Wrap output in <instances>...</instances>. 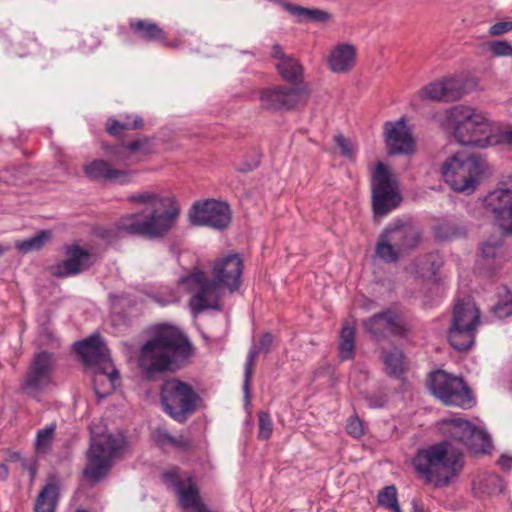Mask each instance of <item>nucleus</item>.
<instances>
[{
	"label": "nucleus",
	"instance_id": "nucleus-20",
	"mask_svg": "<svg viewBox=\"0 0 512 512\" xmlns=\"http://www.w3.org/2000/svg\"><path fill=\"white\" fill-rule=\"evenodd\" d=\"M385 143L388 154H408L414 149V140L403 118L385 123Z\"/></svg>",
	"mask_w": 512,
	"mask_h": 512
},
{
	"label": "nucleus",
	"instance_id": "nucleus-22",
	"mask_svg": "<svg viewBox=\"0 0 512 512\" xmlns=\"http://www.w3.org/2000/svg\"><path fill=\"white\" fill-rule=\"evenodd\" d=\"M466 93L464 83L460 79L449 78L426 85L420 96L433 101H456Z\"/></svg>",
	"mask_w": 512,
	"mask_h": 512
},
{
	"label": "nucleus",
	"instance_id": "nucleus-50",
	"mask_svg": "<svg viewBox=\"0 0 512 512\" xmlns=\"http://www.w3.org/2000/svg\"><path fill=\"white\" fill-rule=\"evenodd\" d=\"M512 31V21H500L489 28L488 33L491 36H501Z\"/></svg>",
	"mask_w": 512,
	"mask_h": 512
},
{
	"label": "nucleus",
	"instance_id": "nucleus-33",
	"mask_svg": "<svg viewBox=\"0 0 512 512\" xmlns=\"http://www.w3.org/2000/svg\"><path fill=\"white\" fill-rule=\"evenodd\" d=\"M355 350V328L348 322H345L340 332L339 358L341 361L354 358Z\"/></svg>",
	"mask_w": 512,
	"mask_h": 512
},
{
	"label": "nucleus",
	"instance_id": "nucleus-36",
	"mask_svg": "<svg viewBox=\"0 0 512 512\" xmlns=\"http://www.w3.org/2000/svg\"><path fill=\"white\" fill-rule=\"evenodd\" d=\"M481 492L488 495H498L504 490V483L496 474H485L478 481Z\"/></svg>",
	"mask_w": 512,
	"mask_h": 512
},
{
	"label": "nucleus",
	"instance_id": "nucleus-13",
	"mask_svg": "<svg viewBox=\"0 0 512 512\" xmlns=\"http://www.w3.org/2000/svg\"><path fill=\"white\" fill-rule=\"evenodd\" d=\"M400 201L393 175L386 165L379 162L372 176V206L375 216L387 215Z\"/></svg>",
	"mask_w": 512,
	"mask_h": 512
},
{
	"label": "nucleus",
	"instance_id": "nucleus-26",
	"mask_svg": "<svg viewBox=\"0 0 512 512\" xmlns=\"http://www.w3.org/2000/svg\"><path fill=\"white\" fill-rule=\"evenodd\" d=\"M356 58V49L349 43L337 45L328 58L329 68L335 73H346L350 71Z\"/></svg>",
	"mask_w": 512,
	"mask_h": 512
},
{
	"label": "nucleus",
	"instance_id": "nucleus-48",
	"mask_svg": "<svg viewBox=\"0 0 512 512\" xmlns=\"http://www.w3.org/2000/svg\"><path fill=\"white\" fill-rule=\"evenodd\" d=\"M334 141L336 145L340 148L341 154L347 158L353 157V147L349 139L344 137L342 134H338L334 136Z\"/></svg>",
	"mask_w": 512,
	"mask_h": 512
},
{
	"label": "nucleus",
	"instance_id": "nucleus-34",
	"mask_svg": "<svg viewBox=\"0 0 512 512\" xmlns=\"http://www.w3.org/2000/svg\"><path fill=\"white\" fill-rule=\"evenodd\" d=\"M465 446L475 454H486L491 450L492 442L488 433L472 425Z\"/></svg>",
	"mask_w": 512,
	"mask_h": 512
},
{
	"label": "nucleus",
	"instance_id": "nucleus-15",
	"mask_svg": "<svg viewBox=\"0 0 512 512\" xmlns=\"http://www.w3.org/2000/svg\"><path fill=\"white\" fill-rule=\"evenodd\" d=\"M53 367L52 353L41 351L35 354L21 385L22 391L32 398H38L52 383Z\"/></svg>",
	"mask_w": 512,
	"mask_h": 512
},
{
	"label": "nucleus",
	"instance_id": "nucleus-5",
	"mask_svg": "<svg viewBox=\"0 0 512 512\" xmlns=\"http://www.w3.org/2000/svg\"><path fill=\"white\" fill-rule=\"evenodd\" d=\"M179 207L170 200L167 206H158L146 216L132 213L122 216L116 227L119 231L148 239L162 238L168 234L179 216Z\"/></svg>",
	"mask_w": 512,
	"mask_h": 512
},
{
	"label": "nucleus",
	"instance_id": "nucleus-35",
	"mask_svg": "<svg viewBox=\"0 0 512 512\" xmlns=\"http://www.w3.org/2000/svg\"><path fill=\"white\" fill-rule=\"evenodd\" d=\"M51 232L41 230L34 236L15 242V248L21 253H30L41 250L51 239Z\"/></svg>",
	"mask_w": 512,
	"mask_h": 512
},
{
	"label": "nucleus",
	"instance_id": "nucleus-45",
	"mask_svg": "<svg viewBox=\"0 0 512 512\" xmlns=\"http://www.w3.org/2000/svg\"><path fill=\"white\" fill-rule=\"evenodd\" d=\"M126 148L130 153L149 154L151 152V142L148 137H142L126 144Z\"/></svg>",
	"mask_w": 512,
	"mask_h": 512
},
{
	"label": "nucleus",
	"instance_id": "nucleus-3",
	"mask_svg": "<svg viewBox=\"0 0 512 512\" xmlns=\"http://www.w3.org/2000/svg\"><path fill=\"white\" fill-rule=\"evenodd\" d=\"M412 464L420 478L435 487H447L464 466L462 452L452 449L447 441L418 449Z\"/></svg>",
	"mask_w": 512,
	"mask_h": 512
},
{
	"label": "nucleus",
	"instance_id": "nucleus-58",
	"mask_svg": "<svg viewBox=\"0 0 512 512\" xmlns=\"http://www.w3.org/2000/svg\"><path fill=\"white\" fill-rule=\"evenodd\" d=\"M504 139L507 141V143L512 144V130L505 131Z\"/></svg>",
	"mask_w": 512,
	"mask_h": 512
},
{
	"label": "nucleus",
	"instance_id": "nucleus-60",
	"mask_svg": "<svg viewBox=\"0 0 512 512\" xmlns=\"http://www.w3.org/2000/svg\"><path fill=\"white\" fill-rule=\"evenodd\" d=\"M76 512H86L85 510H77Z\"/></svg>",
	"mask_w": 512,
	"mask_h": 512
},
{
	"label": "nucleus",
	"instance_id": "nucleus-44",
	"mask_svg": "<svg viewBox=\"0 0 512 512\" xmlns=\"http://www.w3.org/2000/svg\"><path fill=\"white\" fill-rule=\"evenodd\" d=\"M259 421V434L258 437L262 440H268L272 434V421L267 412L261 411L258 414Z\"/></svg>",
	"mask_w": 512,
	"mask_h": 512
},
{
	"label": "nucleus",
	"instance_id": "nucleus-9",
	"mask_svg": "<svg viewBox=\"0 0 512 512\" xmlns=\"http://www.w3.org/2000/svg\"><path fill=\"white\" fill-rule=\"evenodd\" d=\"M74 350L81 357L85 365L93 368L94 390L97 395L102 396L98 382L106 380L113 387L115 381L119 378V374L111 365L109 350L101 336L95 334L76 342Z\"/></svg>",
	"mask_w": 512,
	"mask_h": 512
},
{
	"label": "nucleus",
	"instance_id": "nucleus-12",
	"mask_svg": "<svg viewBox=\"0 0 512 512\" xmlns=\"http://www.w3.org/2000/svg\"><path fill=\"white\" fill-rule=\"evenodd\" d=\"M429 386L433 395L447 406L469 409L474 404L472 391L462 377L437 370L430 373Z\"/></svg>",
	"mask_w": 512,
	"mask_h": 512
},
{
	"label": "nucleus",
	"instance_id": "nucleus-7",
	"mask_svg": "<svg viewBox=\"0 0 512 512\" xmlns=\"http://www.w3.org/2000/svg\"><path fill=\"white\" fill-rule=\"evenodd\" d=\"M421 240V229L398 221L381 232L375 245V254L385 263H397L402 257L412 253Z\"/></svg>",
	"mask_w": 512,
	"mask_h": 512
},
{
	"label": "nucleus",
	"instance_id": "nucleus-57",
	"mask_svg": "<svg viewBox=\"0 0 512 512\" xmlns=\"http://www.w3.org/2000/svg\"><path fill=\"white\" fill-rule=\"evenodd\" d=\"M194 512H211L209 510V508L202 502L200 501L194 508H193Z\"/></svg>",
	"mask_w": 512,
	"mask_h": 512
},
{
	"label": "nucleus",
	"instance_id": "nucleus-43",
	"mask_svg": "<svg viewBox=\"0 0 512 512\" xmlns=\"http://www.w3.org/2000/svg\"><path fill=\"white\" fill-rule=\"evenodd\" d=\"M489 49L494 57H512V44L506 40L490 42Z\"/></svg>",
	"mask_w": 512,
	"mask_h": 512
},
{
	"label": "nucleus",
	"instance_id": "nucleus-2",
	"mask_svg": "<svg viewBox=\"0 0 512 512\" xmlns=\"http://www.w3.org/2000/svg\"><path fill=\"white\" fill-rule=\"evenodd\" d=\"M193 354L194 346L183 330L174 325L158 324L140 349L139 366L145 377L152 380L157 374L184 368Z\"/></svg>",
	"mask_w": 512,
	"mask_h": 512
},
{
	"label": "nucleus",
	"instance_id": "nucleus-30",
	"mask_svg": "<svg viewBox=\"0 0 512 512\" xmlns=\"http://www.w3.org/2000/svg\"><path fill=\"white\" fill-rule=\"evenodd\" d=\"M130 29L137 34V36L145 41L163 40L166 38L162 28L156 23L147 20H136L130 22Z\"/></svg>",
	"mask_w": 512,
	"mask_h": 512
},
{
	"label": "nucleus",
	"instance_id": "nucleus-32",
	"mask_svg": "<svg viewBox=\"0 0 512 512\" xmlns=\"http://www.w3.org/2000/svg\"><path fill=\"white\" fill-rule=\"evenodd\" d=\"M466 234V226L458 222L445 221L434 226V235L439 241H451L465 237Z\"/></svg>",
	"mask_w": 512,
	"mask_h": 512
},
{
	"label": "nucleus",
	"instance_id": "nucleus-4",
	"mask_svg": "<svg viewBox=\"0 0 512 512\" xmlns=\"http://www.w3.org/2000/svg\"><path fill=\"white\" fill-rule=\"evenodd\" d=\"M446 120L461 145L485 148L493 143L491 122L482 111L455 105L447 110Z\"/></svg>",
	"mask_w": 512,
	"mask_h": 512
},
{
	"label": "nucleus",
	"instance_id": "nucleus-21",
	"mask_svg": "<svg viewBox=\"0 0 512 512\" xmlns=\"http://www.w3.org/2000/svg\"><path fill=\"white\" fill-rule=\"evenodd\" d=\"M67 258L53 267V275L65 278L76 275L88 269L91 265V255L88 250L78 246H67L65 249Z\"/></svg>",
	"mask_w": 512,
	"mask_h": 512
},
{
	"label": "nucleus",
	"instance_id": "nucleus-49",
	"mask_svg": "<svg viewBox=\"0 0 512 512\" xmlns=\"http://www.w3.org/2000/svg\"><path fill=\"white\" fill-rule=\"evenodd\" d=\"M347 433L354 438H359L363 435V425L358 417H350L346 425Z\"/></svg>",
	"mask_w": 512,
	"mask_h": 512
},
{
	"label": "nucleus",
	"instance_id": "nucleus-19",
	"mask_svg": "<svg viewBox=\"0 0 512 512\" xmlns=\"http://www.w3.org/2000/svg\"><path fill=\"white\" fill-rule=\"evenodd\" d=\"M163 483L173 489L183 510L193 509L200 501L199 489L193 483V477L173 466L161 475Z\"/></svg>",
	"mask_w": 512,
	"mask_h": 512
},
{
	"label": "nucleus",
	"instance_id": "nucleus-38",
	"mask_svg": "<svg viewBox=\"0 0 512 512\" xmlns=\"http://www.w3.org/2000/svg\"><path fill=\"white\" fill-rule=\"evenodd\" d=\"M144 121L140 116H134L133 121L120 122L118 120H109L107 123V132L115 137H119L123 130H136L142 128Z\"/></svg>",
	"mask_w": 512,
	"mask_h": 512
},
{
	"label": "nucleus",
	"instance_id": "nucleus-16",
	"mask_svg": "<svg viewBox=\"0 0 512 512\" xmlns=\"http://www.w3.org/2000/svg\"><path fill=\"white\" fill-rule=\"evenodd\" d=\"M188 216L193 225L224 230L231 223L232 212L227 203L207 199L203 202H195Z\"/></svg>",
	"mask_w": 512,
	"mask_h": 512
},
{
	"label": "nucleus",
	"instance_id": "nucleus-18",
	"mask_svg": "<svg viewBox=\"0 0 512 512\" xmlns=\"http://www.w3.org/2000/svg\"><path fill=\"white\" fill-rule=\"evenodd\" d=\"M309 91L304 87L276 86L260 93L261 107L265 110H292L307 103Z\"/></svg>",
	"mask_w": 512,
	"mask_h": 512
},
{
	"label": "nucleus",
	"instance_id": "nucleus-59",
	"mask_svg": "<svg viewBox=\"0 0 512 512\" xmlns=\"http://www.w3.org/2000/svg\"><path fill=\"white\" fill-rule=\"evenodd\" d=\"M5 249L0 245V256L3 255Z\"/></svg>",
	"mask_w": 512,
	"mask_h": 512
},
{
	"label": "nucleus",
	"instance_id": "nucleus-41",
	"mask_svg": "<svg viewBox=\"0 0 512 512\" xmlns=\"http://www.w3.org/2000/svg\"><path fill=\"white\" fill-rule=\"evenodd\" d=\"M260 354L259 350L256 346H253L248 353L246 365H245V373H244V385L243 390L245 394V398L249 401L250 398V381L253 375V367L256 360V357Z\"/></svg>",
	"mask_w": 512,
	"mask_h": 512
},
{
	"label": "nucleus",
	"instance_id": "nucleus-53",
	"mask_svg": "<svg viewBox=\"0 0 512 512\" xmlns=\"http://www.w3.org/2000/svg\"><path fill=\"white\" fill-rule=\"evenodd\" d=\"M497 463L502 470L510 471L512 469V456L502 454Z\"/></svg>",
	"mask_w": 512,
	"mask_h": 512
},
{
	"label": "nucleus",
	"instance_id": "nucleus-8",
	"mask_svg": "<svg viewBox=\"0 0 512 512\" xmlns=\"http://www.w3.org/2000/svg\"><path fill=\"white\" fill-rule=\"evenodd\" d=\"M160 401L172 419L184 423L197 411L201 397L190 384L178 378H170L160 387Z\"/></svg>",
	"mask_w": 512,
	"mask_h": 512
},
{
	"label": "nucleus",
	"instance_id": "nucleus-28",
	"mask_svg": "<svg viewBox=\"0 0 512 512\" xmlns=\"http://www.w3.org/2000/svg\"><path fill=\"white\" fill-rule=\"evenodd\" d=\"M280 3L282 7L292 15L296 16L299 21L307 20L312 22H326L329 20L330 15L326 11L320 9L305 8L302 6L294 5L283 0H275Z\"/></svg>",
	"mask_w": 512,
	"mask_h": 512
},
{
	"label": "nucleus",
	"instance_id": "nucleus-42",
	"mask_svg": "<svg viewBox=\"0 0 512 512\" xmlns=\"http://www.w3.org/2000/svg\"><path fill=\"white\" fill-rule=\"evenodd\" d=\"M102 149L105 155L116 162H122L126 159L127 148L126 144L108 145L103 143Z\"/></svg>",
	"mask_w": 512,
	"mask_h": 512
},
{
	"label": "nucleus",
	"instance_id": "nucleus-31",
	"mask_svg": "<svg viewBox=\"0 0 512 512\" xmlns=\"http://www.w3.org/2000/svg\"><path fill=\"white\" fill-rule=\"evenodd\" d=\"M443 425L445 426V433L448 434L449 437L465 445L472 427V424L468 420L462 418H447L443 420Z\"/></svg>",
	"mask_w": 512,
	"mask_h": 512
},
{
	"label": "nucleus",
	"instance_id": "nucleus-6",
	"mask_svg": "<svg viewBox=\"0 0 512 512\" xmlns=\"http://www.w3.org/2000/svg\"><path fill=\"white\" fill-rule=\"evenodd\" d=\"M441 173L454 191L467 194L474 192L490 174L486 161L480 155L461 152L442 164Z\"/></svg>",
	"mask_w": 512,
	"mask_h": 512
},
{
	"label": "nucleus",
	"instance_id": "nucleus-1",
	"mask_svg": "<svg viewBox=\"0 0 512 512\" xmlns=\"http://www.w3.org/2000/svg\"><path fill=\"white\" fill-rule=\"evenodd\" d=\"M243 260L239 254H229L216 259L212 265V278L196 270L179 280L185 290L192 294L189 306L194 315L207 309L220 310L222 291L235 293L241 285Z\"/></svg>",
	"mask_w": 512,
	"mask_h": 512
},
{
	"label": "nucleus",
	"instance_id": "nucleus-37",
	"mask_svg": "<svg viewBox=\"0 0 512 512\" xmlns=\"http://www.w3.org/2000/svg\"><path fill=\"white\" fill-rule=\"evenodd\" d=\"M128 200L130 202L147 204L149 209L152 210L158 206H167L170 203L169 198L159 197L157 194L149 191H144L141 193H135L129 196Z\"/></svg>",
	"mask_w": 512,
	"mask_h": 512
},
{
	"label": "nucleus",
	"instance_id": "nucleus-55",
	"mask_svg": "<svg viewBox=\"0 0 512 512\" xmlns=\"http://www.w3.org/2000/svg\"><path fill=\"white\" fill-rule=\"evenodd\" d=\"M9 474V468L5 463L0 464V480H6Z\"/></svg>",
	"mask_w": 512,
	"mask_h": 512
},
{
	"label": "nucleus",
	"instance_id": "nucleus-23",
	"mask_svg": "<svg viewBox=\"0 0 512 512\" xmlns=\"http://www.w3.org/2000/svg\"><path fill=\"white\" fill-rule=\"evenodd\" d=\"M271 57L277 60L276 69L280 76L288 83L299 87L303 81V67L300 62L287 55L278 43L273 44Z\"/></svg>",
	"mask_w": 512,
	"mask_h": 512
},
{
	"label": "nucleus",
	"instance_id": "nucleus-46",
	"mask_svg": "<svg viewBox=\"0 0 512 512\" xmlns=\"http://www.w3.org/2000/svg\"><path fill=\"white\" fill-rule=\"evenodd\" d=\"M151 436L153 441L161 448L169 446L172 440V435L162 427L155 428Z\"/></svg>",
	"mask_w": 512,
	"mask_h": 512
},
{
	"label": "nucleus",
	"instance_id": "nucleus-10",
	"mask_svg": "<svg viewBox=\"0 0 512 512\" xmlns=\"http://www.w3.org/2000/svg\"><path fill=\"white\" fill-rule=\"evenodd\" d=\"M120 435H101L93 438L87 451V464L83 470L85 479L95 484L105 478L112 468V460L123 447Z\"/></svg>",
	"mask_w": 512,
	"mask_h": 512
},
{
	"label": "nucleus",
	"instance_id": "nucleus-40",
	"mask_svg": "<svg viewBox=\"0 0 512 512\" xmlns=\"http://www.w3.org/2000/svg\"><path fill=\"white\" fill-rule=\"evenodd\" d=\"M55 429L56 425L50 424L37 432L35 442L37 452H46L50 448L54 439Z\"/></svg>",
	"mask_w": 512,
	"mask_h": 512
},
{
	"label": "nucleus",
	"instance_id": "nucleus-27",
	"mask_svg": "<svg viewBox=\"0 0 512 512\" xmlns=\"http://www.w3.org/2000/svg\"><path fill=\"white\" fill-rule=\"evenodd\" d=\"M502 245V238L493 236L484 241L480 246V256L483 261L481 265L486 269L488 276L494 275L498 268V264H495V259L497 258Z\"/></svg>",
	"mask_w": 512,
	"mask_h": 512
},
{
	"label": "nucleus",
	"instance_id": "nucleus-39",
	"mask_svg": "<svg viewBox=\"0 0 512 512\" xmlns=\"http://www.w3.org/2000/svg\"><path fill=\"white\" fill-rule=\"evenodd\" d=\"M379 505L393 512H402L397 500V490L395 486H387L378 494Z\"/></svg>",
	"mask_w": 512,
	"mask_h": 512
},
{
	"label": "nucleus",
	"instance_id": "nucleus-52",
	"mask_svg": "<svg viewBox=\"0 0 512 512\" xmlns=\"http://www.w3.org/2000/svg\"><path fill=\"white\" fill-rule=\"evenodd\" d=\"M169 446H173L182 450H188L192 448V441L184 435H179L177 437L172 436V440Z\"/></svg>",
	"mask_w": 512,
	"mask_h": 512
},
{
	"label": "nucleus",
	"instance_id": "nucleus-24",
	"mask_svg": "<svg viewBox=\"0 0 512 512\" xmlns=\"http://www.w3.org/2000/svg\"><path fill=\"white\" fill-rule=\"evenodd\" d=\"M84 174L94 181H113L119 184H126L131 181V172L116 169L104 160L95 159L83 166Z\"/></svg>",
	"mask_w": 512,
	"mask_h": 512
},
{
	"label": "nucleus",
	"instance_id": "nucleus-51",
	"mask_svg": "<svg viewBox=\"0 0 512 512\" xmlns=\"http://www.w3.org/2000/svg\"><path fill=\"white\" fill-rule=\"evenodd\" d=\"M273 343V336L271 333H265L259 340V345L256 347L260 353L268 354L271 351Z\"/></svg>",
	"mask_w": 512,
	"mask_h": 512
},
{
	"label": "nucleus",
	"instance_id": "nucleus-14",
	"mask_svg": "<svg viewBox=\"0 0 512 512\" xmlns=\"http://www.w3.org/2000/svg\"><path fill=\"white\" fill-rule=\"evenodd\" d=\"M484 204L493 214L502 233L512 235V177L501 179L497 188L485 197Z\"/></svg>",
	"mask_w": 512,
	"mask_h": 512
},
{
	"label": "nucleus",
	"instance_id": "nucleus-11",
	"mask_svg": "<svg viewBox=\"0 0 512 512\" xmlns=\"http://www.w3.org/2000/svg\"><path fill=\"white\" fill-rule=\"evenodd\" d=\"M479 323L480 311L476 305L471 301H458L448 331L450 345L458 351L470 349L475 342V332Z\"/></svg>",
	"mask_w": 512,
	"mask_h": 512
},
{
	"label": "nucleus",
	"instance_id": "nucleus-56",
	"mask_svg": "<svg viewBox=\"0 0 512 512\" xmlns=\"http://www.w3.org/2000/svg\"><path fill=\"white\" fill-rule=\"evenodd\" d=\"M412 508H413V512H430L428 509H426L422 504H420L416 500L412 501Z\"/></svg>",
	"mask_w": 512,
	"mask_h": 512
},
{
	"label": "nucleus",
	"instance_id": "nucleus-54",
	"mask_svg": "<svg viewBox=\"0 0 512 512\" xmlns=\"http://www.w3.org/2000/svg\"><path fill=\"white\" fill-rule=\"evenodd\" d=\"M259 165V160H255L253 164H248V163H243L240 167H239V171L241 172H249L251 170H253L254 168H256L257 166Z\"/></svg>",
	"mask_w": 512,
	"mask_h": 512
},
{
	"label": "nucleus",
	"instance_id": "nucleus-29",
	"mask_svg": "<svg viewBox=\"0 0 512 512\" xmlns=\"http://www.w3.org/2000/svg\"><path fill=\"white\" fill-rule=\"evenodd\" d=\"M381 358L385 365L386 373L394 378H399L406 370L405 356L398 348L390 351H382Z\"/></svg>",
	"mask_w": 512,
	"mask_h": 512
},
{
	"label": "nucleus",
	"instance_id": "nucleus-47",
	"mask_svg": "<svg viewBox=\"0 0 512 512\" xmlns=\"http://www.w3.org/2000/svg\"><path fill=\"white\" fill-rule=\"evenodd\" d=\"M492 312L500 319L507 318L512 315V296L503 302H499L493 306Z\"/></svg>",
	"mask_w": 512,
	"mask_h": 512
},
{
	"label": "nucleus",
	"instance_id": "nucleus-17",
	"mask_svg": "<svg viewBox=\"0 0 512 512\" xmlns=\"http://www.w3.org/2000/svg\"><path fill=\"white\" fill-rule=\"evenodd\" d=\"M366 332L376 341L385 340L389 335L405 337L409 328L395 308H386L363 322Z\"/></svg>",
	"mask_w": 512,
	"mask_h": 512
},
{
	"label": "nucleus",
	"instance_id": "nucleus-25",
	"mask_svg": "<svg viewBox=\"0 0 512 512\" xmlns=\"http://www.w3.org/2000/svg\"><path fill=\"white\" fill-rule=\"evenodd\" d=\"M60 490V479L56 475H49L35 499L34 512H55Z\"/></svg>",
	"mask_w": 512,
	"mask_h": 512
}]
</instances>
